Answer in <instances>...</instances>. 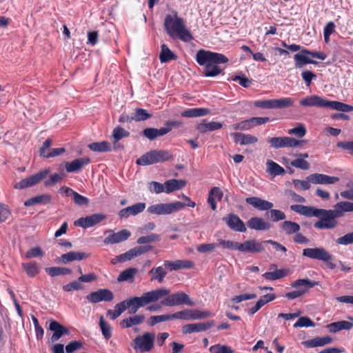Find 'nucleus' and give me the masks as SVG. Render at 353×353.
I'll return each mask as SVG.
<instances>
[{
	"instance_id": "obj_1",
	"label": "nucleus",
	"mask_w": 353,
	"mask_h": 353,
	"mask_svg": "<svg viewBox=\"0 0 353 353\" xmlns=\"http://www.w3.org/2000/svg\"><path fill=\"white\" fill-rule=\"evenodd\" d=\"M170 292V290L167 288H158L145 292L141 296L130 297L116 304L114 310H108L107 314L114 320L127 309L129 314H135L139 308L160 300Z\"/></svg>"
},
{
	"instance_id": "obj_2",
	"label": "nucleus",
	"mask_w": 353,
	"mask_h": 353,
	"mask_svg": "<svg viewBox=\"0 0 353 353\" xmlns=\"http://www.w3.org/2000/svg\"><path fill=\"white\" fill-rule=\"evenodd\" d=\"M164 27L167 34L173 39H180L183 42H190L193 37L190 31L186 28L183 19L174 15H166L164 21Z\"/></svg>"
},
{
	"instance_id": "obj_3",
	"label": "nucleus",
	"mask_w": 353,
	"mask_h": 353,
	"mask_svg": "<svg viewBox=\"0 0 353 353\" xmlns=\"http://www.w3.org/2000/svg\"><path fill=\"white\" fill-rule=\"evenodd\" d=\"M314 214V216L319 218V220L314 224L315 228L319 230L333 229L338 225V221L336 219L339 216L334 209L325 210L316 208Z\"/></svg>"
},
{
	"instance_id": "obj_4",
	"label": "nucleus",
	"mask_w": 353,
	"mask_h": 353,
	"mask_svg": "<svg viewBox=\"0 0 353 353\" xmlns=\"http://www.w3.org/2000/svg\"><path fill=\"white\" fill-rule=\"evenodd\" d=\"M186 204L181 201L169 203H158L149 206L147 211L150 214L168 215L178 212L185 207Z\"/></svg>"
},
{
	"instance_id": "obj_5",
	"label": "nucleus",
	"mask_w": 353,
	"mask_h": 353,
	"mask_svg": "<svg viewBox=\"0 0 353 353\" xmlns=\"http://www.w3.org/2000/svg\"><path fill=\"white\" fill-rule=\"evenodd\" d=\"M303 255L312 259H317L326 263L330 270L336 268L335 263L330 261L333 256L323 248H305L303 250Z\"/></svg>"
},
{
	"instance_id": "obj_6",
	"label": "nucleus",
	"mask_w": 353,
	"mask_h": 353,
	"mask_svg": "<svg viewBox=\"0 0 353 353\" xmlns=\"http://www.w3.org/2000/svg\"><path fill=\"white\" fill-rule=\"evenodd\" d=\"M196 61L199 65H203L207 62L214 64L226 63L228 59L223 54L209 50H199L196 54Z\"/></svg>"
},
{
	"instance_id": "obj_7",
	"label": "nucleus",
	"mask_w": 353,
	"mask_h": 353,
	"mask_svg": "<svg viewBox=\"0 0 353 353\" xmlns=\"http://www.w3.org/2000/svg\"><path fill=\"white\" fill-rule=\"evenodd\" d=\"M155 334L153 332H145L142 335L137 336L133 340L134 350L140 352H150L154 347Z\"/></svg>"
},
{
	"instance_id": "obj_8",
	"label": "nucleus",
	"mask_w": 353,
	"mask_h": 353,
	"mask_svg": "<svg viewBox=\"0 0 353 353\" xmlns=\"http://www.w3.org/2000/svg\"><path fill=\"white\" fill-rule=\"evenodd\" d=\"M319 284V282L311 281L308 279H298L292 284L293 288H296L288 292V299H294L305 294L307 290Z\"/></svg>"
},
{
	"instance_id": "obj_9",
	"label": "nucleus",
	"mask_w": 353,
	"mask_h": 353,
	"mask_svg": "<svg viewBox=\"0 0 353 353\" xmlns=\"http://www.w3.org/2000/svg\"><path fill=\"white\" fill-rule=\"evenodd\" d=\"M161 304L163 305L169 307L183 304L190 306H193L194 305V302L191 301L189 296L183 292H177L169 295L161 301Z\"/></svg>"
},
{
	"instance_id": "obj_10",
	"label": "nucleus",
	"mask_w": 353,
	"mask_h": 353,
	"mask_svg": "<svg viewBox=\"0 0 353 353\" xmlns=\"http://www.w3.org/2000/svg\"><path fill=\"white\" fill-rule=\"evenodd\" d=\"M174 319L181 320H198L205 319L212 316L210 312L205 310L201 311L199 310H189L185 309L180 312L174 313Z\"/></svg>"
},
{
	"instance_id": "obj_11",
	"label": "nucleus",
	"mask_w": 353,
	"mask_h": 353,
	"mask_svg": "<svg viewBox=\"0 0 353 353\" xmlns=\"http://www.w3.org/2000/svg\"><path fill=\"white\" fill-rule=\"evenodd\" d=\"M49 172L50 171L48 170H41L35 174L23 179L19 182L16 183L14 185V188L15 189L21 190L34 186L41 182L43 179H45Z\"/></svg>"
},
{
	"instance_id": "obj_12",
	"label": "nucleus",
	"mask_w": 353,
	"mask_h": 353,
	"mask_svg": "<svg viewBox=\"0 0 353 353\" xmlns=\"http://www.w3.org/2000/svg\"><path fill=\"white\" fill-rule=\"evenodd\" d=\"M265 241H259L256 239H250L241 243L240 252L243 253L257 254L265 251Z\"/></svg>"
},
{
	"instance_id": "obj_13",
	"label": "nucleus",
	"mask_w": 353,
	"mask_h": 353,
	"mask_svg": "<svg viewBox=\"0 0 353 353\" xmlns=\"http://www.w3.org/2000/svg\"><path fill=\"white\" fill-rule=\"evenodd\" d=\"M86 299L92 303H97L101 301L110 302L113 300L114 294L108 289H100L90 293L86 296Z\"/></svg>"
},
{
	"instance_id": "obj_14",
	"label": "nucleus",
	"mask_w": 353,
	"mask_h": 353,
	"mask_svg": "<svg viewBox=\"0 0 353 353\" xmlns=\"http://www.w3.org/2000/svg\"><path fill=\"white\" fill-rule=\"evenodd\" d=\"M105 218V216L103 214H93L85 217L79 218L74 221V224L83 228H88L98 224Z\"/></svg>"
},
{
	"instance_id": "obj_15",
	"label": "nucleus",
	"mask_w": 353,
	"mask_h": 353,
	"mask_svg": "<svg viewBox=\"0 0 353 353\" xmlns=\"http://www.w3.org/2000/svg\"><path fill=\"white\" fill-rule=\"evenodd\" d=\"M307 179L313 184L321 185L334 184L340 180L337 176H329L320 173L311 174L307 176Z\"/></svg>"
},
{
	"instance_id": "obj_16",
	"label": "nucleus",
	"mask_w": 353,
	"mask_h": 353,
	"mask_svg": "<svg viewBox=\"0 0 353 353\" xmlns=\"http://www.w3.org/2000/svg\"><path fill=\"white\" fill-rule=\"evenodd\" d=\"M223 221L232 230L240 232H245L246 228L243 221L236 214H229L223 218Z\"/></svg>"
},
{
	"instance_id": "obj_17",
	"label": "nucleus",
	"mask_w": 353,
	"mask_h": 353,
	"mask_svg": "<svg viewBox=\"0 0 353 353\" xmlns=\"http://www.w3.org/2000/svg\"><path fill=\"white\" fill-rule=\"evenodd\" d=\"M49 330L53 332L51 337L52 341L54 342L58 341L62 336L68 335L70 332L68 329L62 325L58 321L50 319L49 320Z\"/></svg>"
},
{
	"instance_id": "obj_18",
	"label": "nucleus",
	"mask_w": 353,
	"mask_h": 353,
	"mask_svg": "<svg viewBox=\"0 0 353 353\" xmlns=\"http://www.w3.org/2000/svg\"><path fill=\"white\" fill-rule=\"evenodd\" d=\"M145 203L139 202L131 206L121 209L119 212V216L121 219H128L130 216H136L142 212L145 208Z\"/></svg>"
},
{
	"instance_id": "obj_19",
	"label": "nucleus",
	"mask_w": 353,
	"mask_h": 353,
	"mask_svg": "<svg viewBox=\"0 0 353 353\" xmlns=\"http://www.w3.org/2000/svg\"><path fill=\"white\" fill-rule=\"evenodd\" d=\"M254 105L261 108H281L287 106V99L256 101Z\"/></svg>"
},
{
	"instance_id": "obj_20",
	"label": "nucleus",
	"mask_w": 353,
	"mask_h": 353,
	"mask_svg": "<svg viewBox=\"0 0 353 353\" xmlns=\"http://www.w3.org/2000/svg\"><path fill=\"white\" fill-rule=\"evenodd\" d=\"M213 325L214 321L188 324L183 327L182 332L185 334L204 332L210 328Z\"/></svg>"
},
{
	"instance_id": "obj_21",
	"label": "nucleus",
	"mask_w": 353,
	"mask_h": 353,
	"mask_svg": "<svg viewBox=\"0 0 353 353\" xmlns=\"http://www.w3.org/2000/svg\"><path fill=\"white\" fill-rule=\"evenodd\" d=\"M130 235L131 232L130 231L123 229L105 238L103 243L106 245L119 243L127 240Z\"/></svg>"
},
{
	"instance_id": "obj_22",
	"label": "nucleus",
	"mask_w": 353,
	"mask_h": 353,
	"mask_svg": "<svg viewBox=\"0 0 353 353\" xmlns=\"http://www.w3.org/2000/svg\"><path fill=\"white\" fill-rule=\"evenodd\" d=\"M90 163V159L88 157L79 158L73 160L71 162H67L65 165V170L68 172H79L85 165Z\"/></svg>"
},
{
	"instance_id": "obj_23",
	"label": "nucleus",
	"mask_w": 353,
	"mask_h": 353,
	"mask_svg": "<svg viewBox=\"0 0 353 353\" xmlns=\"http://www.w3.org/2000/svg\"><path fill=\"white\" fill-rule=\"evenodd\" d=\"M163 265L168 268L170 271L178 270L180 269H187L193 267L194 263L189 260H176L168 261L165 260L163 262Z\"/></svg>"
},
{
	"instance_id": "obj_24",
	"label": "nucleus",
	"mask_w": 353,
	"mask_h": 353,
	"mask_svg": "<svg viewBox=\"0 0 353 353\" xmlns=\"http://www.w3.org/2000/svg\"><path fill=\"white\" fill-rule=\"evenodd\" d=\"M90 254L85 252H70L62 254L58 259L59 263L64 264L72 262L74 261H81L89 257Z\"/></svg>"
},
{
	"instance_id": "obj_25",
	"label": "nucleus",
	"mask_w": 353,
	"mask_h": 353,
	"mask_svg": "<svg viewBox=\"0 0 353 353\" xmlns=\"http://www.w3.org/2000/svg\"><path fill=\"white\" fill-rule=\"evenodd\" d=\"M332 341V338L330 336L323 337L317 336L314 339L303 341L302 345L307 348L322 347L325 345L330 344Z\"/></svg>"
},
{
	"instance_id": "obj_26",
	"label": "nucleus",
	"mask_w": 353,
	"mask_h": 353,
	"mask_svg": "<svg viewBox=\"0 0 353 353\" xmlns=\"http://www.w3.org/2000/svg\"><path fill=\"white\" fill-rule=\"evenodd\" d=\"M171 131V128H146L142 132V134L150 141H153L159 137L163 136Z\"/></svg>"
},
{
	"instance_id": "obj_27",
	"label": "nucleus",
	"mask_w": 353,
	"mask_h": 353,
	"mask_svg": "<svg viewBox=\"0 0 353 353\" xmlns=\"http://www.w3.org/2000/svg\"><path fill=\"white\" fill-rule=\"evenodd\" d=\"M245 201L259 210H269L273 207L272 203L256 196L246 198Z\"/></svg>"
},
{
	"instance_id": "obj_28",
	"label": "nucleus",
	"mask_w": 353,
	"mask_h": 353,
	"mask_svg": "<svg viewBox=\"0 0 353 353\" xmlns=\"http://www.w3.org/2000/svg\"><path fill=\"white\" fill-rule=\"evenodd\" d=\"M231 136L233 137L234 142L239 143L241 145L253 144L258 141V139L252 134L233 132Z\"/></svg>"
},
{
	"instance_id": "obj_29",
	"label": "nucleus",
	"mask_w": 353,
	"mask_h": 353,
	"mask_svg": "<svg viewBox=\"0 0 353 353\" xmlns=\"http://www.w3.org/2000/svg\"><path fill=\"white\" fill-rule=\"evenodd\" d=\"M130 132L125 130L123 128L117 126L114 128L112 134V142L114 149L122 148L120 144L118 143L121 139L128 137Z\"/></svg>"
},
{
	"instance_id": "obj_30",
	"label": "nucleus",
	"mask_w": 353,
	"mask_h": 353,
	"mask_svg": "<svg viewBox=\"0 0 353 353\" xmlns=\"http://www.w3.org/2000/svg\"><path fill=\"white\" fill-rule=\"evenodd\" d=\"M305 50L306 49L302 50L299 52L294 54V59L296 68H301L306 64H318L317 61L311 59L307 57L308 54L305 52Z\"/></svg>"
},
{
	"instance_id": "obj_31",
	"label": "nucleus",
	"mask_w": 353,
	"mask_h": 353,
	"mask_svg": "<svg viewBox=\"0 0 353 353\" xmlns=\"http://www.w3.org/2000/svg\"><path fill=\"white\" fill-rule=\"evenodd\" d=\"M324 101L325 99L318 95H312L301 99L299 103L303 106L323 108Z\"/></svg>"
},
{
	"instance_id": "obj_32",
	"label": "nucleus",
	"mask_w": 353,
	"mask_h": 353,
	"mask_svg": "<svg viewBox=\"0 0 353 353\" xmlns=\"http://www.w3.org/2000/svg\"><path fill=\"white\" fill-rule=\"evenodd\" d=\"M223 125L221 123L216 121H210L207 122L205 119L203 120V121L199 123L196 125V129L200 133H205L209 131H214L222 128Z\"/></svg>"
},
{
	"instance_id": "obj_33",
	"label": "nucleus",
	"mask_w": 353,
	"mask_h": 353,
	"mask_svg": "<svg viewBox=\"0 0 353 353\" xmlns=\"http://www.w3.org/2000/svg\"><path fill=\"white\" fill-rule=\"evenodd\" d=\"M247 225L249 228L255 230H267L271 227L270 223L259 217L251 218L247 222Z\"/></svg>"
},
{
	"instance_id": "obj_34",
	"label": "nucleus",
	"mask_w": 353,
	"mask_h": 353,
	"mask_svg": "<svg viewBox=\"0 0 353 353\" xmlns=\"http://www.w3.org/2000/svg\"><path fill=\"white\" fill-rule=\"evenodd\" d=\"M210 110L205 108H196L186 109L181 112V116L186 118L200 117L208 115Z\"/></svg>"
},
{
	"instance_id": "obj_35",
	"label": "nucleus",
	"mask_w": 353,
	"mask_h": 353,
	"mask_svg": "<svg viewBox=\"0 0 353 353\" xmlns=\"http://www.w3.org/2000/svg\"><path fill=\"white\" fill-rule=\"evenodd\" d=\"M326 327L330 332L336 333L343 330H350L353 327V323L347 321H339L331 323Z\"/></svg>"
},
{
	"instance_id": "obj_36",
	"label": "nucleus",
	"mask_w": 353,
	"mask_h": 353,
	"mask_svg": "<svg viewBox=\"0 0 353 353\" xmlns=\"http://www.w3.org/2000/svg\"><path fill=\"white\" fill-rule=\"evenodd\" d=\"M186 185V181L183 179H170L164 183L165 192L171 193L175 190H181Z\"/></svg>"
},
{
	"instance_id": "obj_37",
	"label": "nucleus",
	"mask_w": 353,
	"mask_h": 353,
	"mask_svg": "<svg viewBox=\"0 0 353 353\" xmlns=\"http://www.w3.org/2000/svg\"><path fill=\"white\" fill-rule=\"evenodd\" d=\"M145 320L143 314H136L122 320L120 323L123 328H129L133 325L141 324Z\"/></svg>"
},
{
	"instance_id": "obj_38",
	"label": "nucleus",
	"mask_w": 353,
	"mask_h": 353,
	"mask_svg": "<svg viewBox=\"0 0 353 353\" xmlns=\"http://www.w3.org/2000/svg\"><path fill=\"white\" fill-rule=\"evenodd\" d=\"M148 274L151 275V281H157L158 283H162L164 281V278L167 275V272L162 266H159L152 268L148 272Z\"/></svg>"
},
{
	"instance_id": "obj_39",
	"label": "nucleus",
	"mask_w": 353,
	"mask_h": 353,
	"mask_svg": "<svg viewBox=\"0 0 353 353\" xmlns=\"http://www.w3.org/2000/svg\"><path fill=\"white\" fill-rule=\"evenodd\" d=\"M290 209L295 212L304 215L308 217L314 216V212L316 211V208L313 206H306L299 204L292 205Z\"/></svg>"
},
{
	"instance_id": "obj_40",
	"label": "nucleus",
	"mask_w": 353,
	"mask_h": 353,
	"mask_svg": "<svg viewBox=\"0 0 353 353\" xmlns=\"http://www.w3.org/2000/svg\"><path fill=\"white\" fill-rule=\"evenodd\" d=\"M203 74L208 77H213L220 74L222 72L221 68L212 62H207L203 65Z\"/></svg>"
},
{
	"instance_id": "obj_41",
	"label": "nucleus",
	"mask_w": 353,
	"mask_h": 353,
	"mask_svg": "<svg viewBox=\"0 0 353 353\" xmlns=\"http://www.w3.org/2000/svg\"><path fill=\"white\" fill-rule=\"evenodd\" d=\"M176 55L169 49L167 45H161L159 54V60L161 63H167L171 60H176Z\"/></svg>"
},
{
	"instance_id": "obj_42",
	"label": "nucleus",
	"mask_w": 353,
	"mask_h": 353,
	"mask_svg": "<svg viewBox=\"0 0 353 353\" xmlns=\"http://www.w3.org/2000/svg\"><path fill=\"white\" fill-rule=\"evenodd\" d=\"M138 270L135 268H128L121 272L117 277L118 282L129 281L132 283L134 276L137 273Z\"/></svg>"
},
{
	"instance_id": "obj_43",
	"label": "nucleus",
	"mask_w": 353,
	"mask_h": 353,
	"mask_svg": "<svg viewBox=\"0 0 353 353\" xmlns=\"http://www.w3.org/2000/svg\"><path fill=\"white\" fill-rule=\"evenodd\" d=\"M334 210L339 217L343 215L344 212H353V203L349 201H341L334 206Z\"/></svg>"
},
{
	"instance_id": "obj_44",
	"label": "nucleus",
	"mask_w": 353,
	"mask_h": 353,
	"mask_svg": "<svg viewBox=\"0 0 353 353\" xmlns=\"http://www.w3.org/2000/svg\"><path fill=\"white\" fill-rule=\"evenodd\" d=\"M51 196L48 194H40L30 198L24 202L25 206H31L36 204H46L50 201Z\"/></svg>"
},
{
	"instance_id": "obj_45",
	"label": "nucleus",
	"mask_w": 353,
	"mask_h": 353,
	"mask_svg": "<svg viewBox=\"0 0 353 353\" xmlns=\"http://www.w3.org/2000/svg\"><path fill=\"white\" fill-rule=\"evenodd\" d=\"M137 164L140 165H148L154 163H157V159L155 157L154 150H151L139 158L137 161Z\"/></svg>"
},
{
	"instance_id": "obj_46",
	"label": "nucleus",
	"mask_w": 353,
	"mask_h": 353,
	"mask_svg": "<svg viewBox=\"0 0 353 353\" xmlns=\"http://www.w3.org/2000/svg\"><path fill=\"white\" fill-rule=\"evenodd\" d=\"M267 172L275 176L285 174V171L283 168L280 166L278 163H275L272 160H268L266 163Z\"/></svg>"
},
{
	"instance_id": "obj_47",
	"label": "nucleus",
	"mask_w": 353,
	"mask_h": 353,
	"mask_svg": "<svg viewBox=\"0 0 353 353\" xmlns=\"http://www.w3.org/2000/svg\"><path fill=\"white\" fill-rule=\"evenodd\" d=\"M88 148L94 152H105L111 151V146L107 141L93 142L88 145Z\"/></svg>"
},
{
	"instance_id": "obj_48",
	"label": "nucleus",
	"mask_w": 353,
	"mask_h": 353,
	"mask_svg": "<svg viewBox=\"0 0 353 353\" xmlns=\"http://www.w3.org/2000/svg\"><path fill=\"white\" fill-rule=\"evenodd\" d=\"M22 268L30 277H34L40 271V266L36 262L23 263Z\"/></svg>"
},
{
	"instance_id": "obj_49",
	"label": "nucleus",
	"mask_w": 353,
	"mask_h": 353,
	"mask_svg": "<svg viewBox=\"0 0 353 353\" xmlns=\"http://www.w3.org/2000/svg\"><path fill=\"white\" fill-rule=\"evenodd\" d=\"M46 272L50 276L54 277L59 275H66L72 273V270L61 267H51L46 268Z\"/></svg>"
},
{
	"instance_id": "obj_50",
	"label": "nucleus",
	"mask_w": 353,
	"mask_h": 353,
	"mask_svg": "<svg viewBox=\"0 0 353 353\" xmlns=\"http://www.w3.org/2000/svg\"><path fill=\"white\" fill-rule=\"evenodd\" d=\"M286 274V271L283 269L275 270L271 272L264 273L262 276L268 281H275L284 277Z\"/></svg>"
},
{
	"instance_id": "obj_51",
	"label": "nucleus",
	"mask_w": 353,
	"mask_h": 353,
	"mask_svg": "<svg viewBox=\"0 0 353 353\" xmlns=\"http://www.w3.org/2000/svg\"><path fill=\"white\" fill-rule=\"evenodd\" d=\"M172 319H174V314L152 316L149 319V324L150 326H154L159 323L170 321Z\"/></svg>"
},
{
	"instance_id": "obj_52",
	"label": "nucleus",
	"mask_w": 353,
	"mask_h": 353,
	"mask_svg": "<svg viewBox=\"0 0 353 353\" xmlns=\"http://www.w3.org/2000/svg\"><path fill=\"white\" fill-rule=\"evenodd\" d=\"M219 245L225 249H228L231 250H238L240 252L241 243L237 241L219 239Z\"/></svg>"
},
{
	"instance_id": "obj_53",
	"label": "nucleus",
	"mask_w": 353,
	"mask_h": 353,
	"mask_svg": "<svg viewBox=\"0 0 353 353\" xmlns=\"http://www.w3.org/2000/svg\"><path fill=\"white\" fill-rule=\"evenodd\" d=\"M132 116L134 121H141L150 119L152 117V114L148 113V112L144 109L136 108Z\"/></svg>"
},
{
	"instance_id": "obj_54",
	"label": "nucleus",
	"mask_w": 353,
	"mask_h": 353,
	"mask_svg": "<svg viewBox=\"0 0 353 353\" xmlns=\"http://www.w3.org/2000/svg\"><path fill=\"white\" fill-rule=\"evenodd\" d=\"M271 147L281 148L287 146V137H272L268 139Z\"/></svg>"
},
{
	"instance_id": "obj_55",
	"label": "nucleus",
	"mask_w": 353,
	"mask_h": 353,
	"mask_svg": "<svg viewBox=\"0 0 353 353\" xmlns=\"http://www.w3.org/2000/svg\"><path fill=\"white\" fill-rule=\"evenodd\" d=\"M99 326L101 330L103 336L106 339H110L112 336V327L108 323H107L104 321L103 317L102 316L100 317L99 319Z\"/></svg>"
},
{
	"instance_id": "obj_56",
	"label": "nucleus",
	"mask_w": 353,
	"mask_h": 353,
	"mask_svg": "<svg viewBox=\"0 0 353 353\" xmlns=\"http://www.w3.org/2000/svg\"><path fill=\"white\" fill-rule=\"evenodd\" d=\"M316 323L313 322L309 317L307 316H301L300 317L296 322L294 324L293 327H315Z\"/></svg>"
},
{
	"instance_id": "obj_57",
	"label": "nucleus",
	"mask_w": 353,
	"mask_h": 353,
	"mask_svg": "<svg viewBox=\"0 0 353 353\" xmlns=\"http://www.w3.org/2000/svg\"><path fill=\"white\" fill-rule=\"evenodd\" d=\"M266 215L272 221L275 222L279 221L280 220H283L285 218V213L278 210L270 209L269 211L266 212Z\"/></svg>"
},
{
	"instance_id": "obj_58",
	"label": "nucleus",
	"mask_w": 353,
	"mask_h": 353,
	"mask_svg": "<svg viewBox=\"0 0 353 353\" xmlns=\"http://www.w3.org/2000/svg\"><path fill=\"white\" fill-rule=\"evenodd\" d=\"M335 27V24L333 21L328 22L324 27L323 37L324 41L326 43H327L330 41V37L334 32Z\"/></svg>"
},
{
	"instance_id": "obj_59",
	"label": "nucleus",
	"mask_w": 353,
	"mask_h": 353,
	"mask_svg": "<svg viewBox=\"0 0 353 353\" xmlns=\"http://www.w3.org/2000/svg\"><path fill=\"white\" fill-rule=\"evenodd\" d=\"M288 134H294L299 138H302L306 134V128L303 124L299 123L296 127L288 130Z\"/></svg>"
},
{
	"instance_id": "obj_60",
	"label": "nucleus",
	"mask_w": 353,
	"mask_h": 353,
	"mask_svg": "<svg viewBox=\"0 0 353 353\" xmlns=\"http://www.w3.org/2000/svg\"><path fill=\"white\" fill-rule=\"evenodd\" d=\"M157 162H163L172 159V155L167 150H154Z\"/></svg>"
},
{
	"instance_id": "obj_61",
	"label": "nucleus",
	"mask_w": 353,
	"mask_h": 353,
	"mask_svg": "<svg viewBox=\"0 0 353 353\" xmlns=\"http://www.w3.org/2000/svg\"><path fill=\"white\" fill-rule=\"evenodd\" d=\"M301 77L306 86L309 87L311 85L312 81L316 79L317 76L312 71L303 70L301 72Z\"/></svg>"
},
{
	"instance_id": "obj_62",
	"label": "nucleus",
	"mask_w": 353,
	"mask_h": 353,
	"mask_svg": "<svg viewBox=\"0 0 353 353\" xmlns=\"http://www.w3.org/2000/svg\"><path fill=\"white\" fill-rule=\"evenodd\" d=\"M160 236L157 234H151L148 236H143L139 237L137 242L139 244H145L159 241Z\"/></svg>"
},
{
	"instance_id": "obj_63",
	"label": "nucleus",
	"mask_w": 353,
	"mask_h": 353,
	"mask_svg": "<svg viewBox=\"0 0 353 353\" xmlns=\"http://www.w3.org/2000/svg\"><path fill=\"white\" fill-rule=\"evenodd\" d=\"M210 350L212 353H233L231 347L219 344L211 346Z\"/></svg>"
},
{
	"instance_id": "obj_64",
	"label": "nucleus",
	"mask_w": 353,
	"mask_h": 353,
	"mask_svg": "<svg viewBox=\"0 0 353 353\" xmlns=\"http://www.w3.org/2000/svg\"><path fill=\"white\" fill-rule=\"evenodd\" d=\"M336 243L339 245H347L353 243V232L347 233L344 236L338 238Z\"/></svg>"
}]
</instances>
